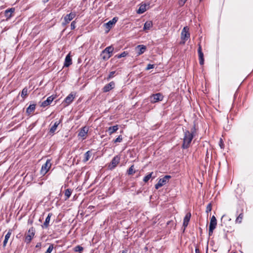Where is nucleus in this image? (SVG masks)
<instances>
[{"instance_id":"11","label":"nucleus","mask_w":253,"mask_h":253,"mask_svg":"<svg viewBox=\"0 0 253 253\" xmlns=\"http://www.w3.org/2000/svg\"><path fill=\"white\" fill-rule=\"evenodd\" d=\"M198 53L199 59V63L201 65H203L204 63V53L202 52V46L200 43L198 44Z\"/></svg>"},{"instance_id":"12","label":"nucleus","mask_w":253,"mask_h":253,"mask_svg":"<svg viewBox=\"0 0 253 253\" xmlns=\"http://www.w3.org/2000/svg\"><path fill=\"white\" fill-rule=\"evenodd\" d=\"M88 131V128L85 126L82 128L79 131L78 133V137H80L83 138V139H84L85 138V136L87 134Z\"/></svg>"},{"instance_id":"1","label":"nucleus","mask_w":253,"mask_h":253,"mask_svg":"<svg viewBox=\"0 0 253 253\" xmlns=\"http://www.w3.org/2000/svg\"><path fill=\"white\" fill-rule=\"evenodd\" d=\"M195 132V127L194 126L191 129V131L184 130V136L183 138V143L182 148L184 149L189 147L191 141L194 137V133Z\"/></svg>"},{"instance_id":"32","label":"nucleus","mask_w":253,"mask_h":253,"mask_svg":"<svg viewBox=\"0 0 253 253\" xmlns=\"http://www.w3.org/2000/svg\"><path fill=\"white\" fill-rule=\"evenodd\" d=\"M153 173V172H152L149 173L148 174H147V175H146L143 178V181L145 182H148L149 181V180L151 178Z\"/></svg>"},{"instance_id":"24","label":"nucleus","mask_w":253,"mask_h":253,"mask_svg":"<svg viewBox=\"0 0 253 253\" xmlns=\"http://www.w3.org/2000/svg\"><path fill=\"white\" fill-rule=\"evenodd\" d=\"M15 10L14 8H11L8 9H6L5 11V15L7 18H9L12 16V13L14 12Z\"/></svg>"},{"instance_id":"8","label":"nucleus","mask_w":253,"mask_h":253,"mask_svg":"<svg viewBox=\"0 0 253 253\" xmlns=\"http://www.w3.org/2000/svg\"><path fill=\"white\" fill-rule=\"evenodd\" d=\"M120 156L119 155H117L115 156L113 159L112 160L111 163L108 166V167L110 169H115L117 165L120 163Z\"/></svg>"},{"instance_id":"16","label":"nucleus","mask_w":253,"mask_h":253,"mask_svg":"<svg viewBox=\"0 0 253 253\" xmlns=\"http://www.w3.org/2000/svg\"><path fill=\"white\" fill-rule=\"evenodd\" d=\"M191 216V214L190 212H188L185 215L184 219H183V226L184 227V231L185 230V228L188 225V223L190 221V218Z\"/></svg>"},{"instance_id":"5","label":"nucleus","mask_w":253,"mask_h":253,"mask_svg":"<svg viewBox=\"0 0 253 253\" xmlns=\"http://www.w3.org/2000/svg\"><path fill=\"white\" fill-rule=\"evenodd\" d=\"M35 234V229L32 227H31L28 232L27 234L26 235L25 239V242L27 244H29L31 242L32 238L34 236Z\"/></svg>"},{"instance_id":"6","label":"nucleus","mask_w":253,"mask_h":253,"mask_svg":"<svg viewBox=\"0 0 253 253\" xmlns=\"http://www.w3.org/2000/svg\"><path fill=\"white\" fill-rule=\"evenodd\" d=\"M217 224V220L215 217L213 215L211 217L210 226H209V235L211 236L212 234L213 230L216 228Z\"/></svg>"},{"instance_id":"19","label":"nucleus","mask_w":253,"mask_h":253,"mask_svg":"<svg viewBox=\"0 0 253 253\" xmlns=\"http://www.w3.org/2000/svg\"><path fill=\"white\" fill-rule=\"evenodd\" d=\"M72 64V59L70 54L66 55L65 59L64 66L68 67Z\"/></svg>"},{"instance_id":"39","label":"nucleus","mask_w":253,"mask_h":253,"mask_svg":"<svg viewBox=\"0 0 253 253\" xmlns=\"http://www.w3.org/2000/svg\"><path fill=\"white\" fill-rule=\"evenodd\" d=\"M211 204H209L206 208V212H208L211 211Z\"/></svg>"},{"instance_id":"31","label":"nucleus","mask_w":253,"mask_h":253,"mask_svg":"<svg viewBox=\"0 0 253 253\" xmlns=\"http://www.w3.org/2000/svg\"><path fill=\"white\" fill-rule=\"evenodd\" d=\"M28 95V89L26 87L24 88L21 92V96L23 98H25Z\"/></svg>"},{"instance_id":"36","label":"nucleus","mask_w":253,"mask_h":253,"mask_svg":"<svg viewBox=\"0 0 253 253\" xmlns=\"http://www.w3.org/2000/svg\"><path fill=\"white\" fill-rule=\"evenodd\" d=\"M123 140L122 135H119L116 139L114 140V143L121 142Z\"/></svg>"},{"instance_id":"45","label":"nucleus","mask_w":253,"mask_h":253,"mask_svg":"<svg viewBox=\"0 0 253 253\" xmlns=\"http://www.w3.org/2000/svg\"><path fill=\"white\" fill-rule=\"evenodd\" d=\"M195 253H200V251L198 248H196Z\"/></svg>"},{"instance_id":"34","label":"nucleus","mask_w":253,"mask_h":253,"mask_svg":"<svg viewBox=\"0 0 253 253\" xmlns=\"http://www.w3.org/2000/svg\"><path fill=\"white\" fill-rule=\"evenodd\" d=\"M134 166L132 165L128 169L127 172L128 175H132L133 173L135 172V171L133 170Z\"/></svg>"},{"instance_id":"37","label":"nucleus","mask_w":253,"mask_h":253,"mask_svg":"<svg viewBox=\"0 0 253 253\" xmlns=\"http://www.w3.org/2000/svg\"><path fill=\"white\" fill-rule=\"evenodd\" d=\"M53 249V245L52 244L50 245L47 250L45 253H51Z\"/></svg>"},{"instance_id":"28","label":"nucleus","mask_w":253,"mask_h":253,"mask_svg":"<svg viewBox=\"0 0 253 253\" xmlns=\"http://www.w3.org/2000/svg\"><path fill=\"white\" fill-rule=\"evenodd\" d=\"M91 156V152L90 151H87L85 154H84V158L83 159L84 162H86L89 159L90 157Z\"/></svg>"},{"instance_id":"3","label":"nucleus","mask_w":253,"mask_h":253,"mask_svg":"<svg viewBox=\"0 0 253 253\" xmlns=\"http://www.w3.org/2000/svg\"><path fill=\"white\" fill-rule=\"evenodd\" d=\"M171 178V176L167 175L164 176L163 178H160L158 183L155 185V187L156 189H158L161 187L165 185L169 182V179Z\"/></svg>"},{"instance_id":"18","label":"nucleus","mask_w":253,"mask_h":253,"mask_svg":"<svg viewBox=\"0 0 253 253\" xmlns=\"http://www.w3.org/2000/svg\"><path fill=\"white\" fill-rule=\"evenodd\" d=\"M52 214L51 213H49L47 215V216L45 218V221L43 224L42 225V228H47L49 226V223L50 222L51 216Z\"/></svg>"},{"instance_id":"23","label":"nucleus","mask_w":253,"mask_h":253,"mask_svg":"<svg viewBox=\"0 0 253 253\" xmlns=\"http://www.w3.org/2000/svg\"><path fill=\"white\" fill-rule=\"evenodd\" d=\"M153 26V23L151 21H146L144 25L143 30L144 31L149 30Z\"/></svg>"},{"instance_id":"26","label":"nucleus","mask_w":253,"mask_h":253,"mask_svg":"<svg viewBox=\"0 0 253 253\" xmlns=\"http://www.w3.org/2000/svg\"><path fill=\"white\" fill-rule=\"evenodd\" d=\"M36 109V104H31L26 109V113L30 115Z\"/></svg>"},{"instance_id":"35","label":"nucleus","mask_w":253,"mask_h":253,"mask_svg":"<svg viewBox=\"0 0 253 253\" xmlns=\"http://www.w3.org/2000/svg\"><path fill=\"white\" fill-rule=\"evenodd\" d=\"M83 250H84V248L80 246H77L74 248V251L76 252H81L83 251Z\"/></svg>"},{"instance_id":"17","label":"nucleus","mask_w":253,"mask_h":253,"mask_svg":"<svg viewBox=\"0 0 253 253\" xmlns=\"http://www.w3.org/2000/svg\"><path fill=\"white\" fill-rule=\"evenodd\" d=\"M75 97V94H73V93L69 94L64 99V102L67 104V105H69L74 100Z\"/></svg>"},{"instance_id":"30","label":"nucleus","mask_w":253,"mask_h":253,"mask_svg":"<svg viewBox=\"0 0 253 253\" xmlns=\"http://www.w3.org/2000/svg\"><path fill=\"white\" fill-rule=\"evenodd\" d=\"M244 217V215L243 213H241L239 214V215L237 217L235 220V223L240 224L242 222L243 218Z\"/></svg>"},{"instance_id":"25","label":"nucleus","mask_w":253,"mask_h":253,"mask_svg":"<svg viewBox=\"0 0 253 253\" xmlns=\"http://www.w3.org/2000/svg\"><path fill=\"white\" fill-rule=\"evenodd\" d=\"M60 123H61V120H60L59 121L55 122L54 123L53 126H52L50 128V131H49L51 133H54V132L55 131V130L57 129V126H58V125L60 124Z\"/></svg>"},{"instance_id":"44","label":"nucleus","mask_w":253,"mask_h":253,"mask_svg":"<svg viewBox=\"0 0 253 253\" xmlns=\"http://www.w3.org/2000/svg\"><path fill=\"white\" fill-rule=\"evenodd\" d=\"M41 247V243H38L36 246V248H39Z\"/></svg>"},{"instance_id":"33","label":"nucleus","mask_w":253,"mask_h":253,"mask_svg":"<svg viewBox=\"0 0 253 253\" xmlns=\"http://www.w3.org/2000/svg\"><path fill=\"white\" fill-rule=\"evenodd\" d=\"M127 54L128 53L124 51L123 52H122V53H121L120 54L116 55V57L117 58H121L122 57H126L127 55Z\"/></svg>"},{"instance_id":"42","label":"nucleus","mask_w":253,"mask_h":253,"mask_svg":"<svg viewBox=\"0 0 253 253\" xmlns=\"http://www.w3.org/2000/svg\"><path fill=\"white\" fill-rule=\"evenodd\" d=\"M154 65H153V64H149L147 65V67H146V69L147 70H150V69H151L154 68Z\"/></svg>"},{"instance_id":"46","label":"nucleus","mask_w":253,"mask_h":253,"mask_svg":"<svg viewBox=\"0 0 253 253\" xmlns=\"http://www.w3.org/2000/svg\"><path fill=\"white\" fill-rule=\"evenodd\" d=\"M122 253H127L126 251H123Z\"/></svg>"},{"instance_id":"9","label":"nucleus","mask_w":253,"mask_h":253,"mask_svg":"<svg viewBox=\"0 0 253 253\" xmlns=\"http://www.w3.org/2000/svg\"><path fill=\"white\" fill-rule=\"evenodd\" d=\"M181 39L183 41V43H185V41L190 38V33L189 28L187 27H184L181 32Z\"/></svg>"},{"instance_id":"7","label":"nucleus","mask_w":253,"mask_h":253,"mask_svg":"<svg viewBox=\"0 0 253 253\" xmlns=\"http://www.w3.org/2000/svg\"><path fill=\"white\" fill-rule=\"evenodd\" d=\"M51 166V164L50 163V161L49 160H47L46 163L42 167L41 169V174L44 175L48 172Z\"/></svg>"},{"instance_id":"10","label":"nucleus","mask_w":253,"mask_h":253,"mask_svg":"<svg viewBox=\"0 0 253 253\" xmlns=\"http://www.w3.org/2000/svg\"><path fill=\"white\" fill-rule=\"evenodd\" d=\"M163 99V95L160 93L153 94L150 96V99L151 103H154Z\"/></svg>"},{"instance_id":"2","label":"nucleus","mask_w":253,"mask_h":253,"mask_svg":"<svg viewBox=\"0 0 253 253\" xmlns=\"http://www.w3.org/2000/svg\"><path fill=\"white\" fill-rule=\"evenodd\" d=\"M114 50V47L112 46L106 47L102 52L101 56L104 60H107L111 57L112 52Z\"/></svg>"},{"instance_id":"43","label":"nucleus","mask_w":253,"mask_h":253,"mask_svg":"<svg viewBox=\"0 0 253 253\" xmlns=\"http://www.w3.org/2000/svg\"><path fill=\"white\" fill-rule=\"evenodd\" d=\"M219 145H220V147L221 148H223L222 146H223V141H222V139H220V140Z\"/></svg>"},{"instance_id":"14","label":"nucleus","mask_w":253,"mask_h":253,"mask_svg":"<svg viewBox=\"0 0 253 253\" xmlns=\"http://www.w3.org/2000/svg\"><path fill=\"white\" fill-rule=\"evenodd\" d=\"M146 50V47L145 45L140 44L138 45L135 47V50L137 51L138 55H140L145 52Z\"/></svg>"},{"instance_id":"41","label":"nucleus","mask_w":253,"mask_h":253,"mask_svg":"<svg viewBox=\"0 0 253 253\" xmlns=\"http://www.w3.org/2000/svg\"><path fill=\"white\" fill-rule=\"evenodd\" d=\"M115 73V71L111 72L108 76V77L107 78V79L109 80V79L112 78L114 77Z\"/></svg>"},{"instance_id":"38","label":"nucleus","mask_w":253,"mask_h":253,"mask_svg":"<svg viewBox=\"0 0 253 253\" xmlns=\"http://www.w3.org/2000/svg\"><path fill=\"white\" fill-rule=\"evenodd\" d=\"M187 0H179L178 4L180 6H182L184 5Z\"/></svg>"},{"instance_id":"48","label":"nucleus","mask_w":253,"mask_h":253,"mask_svg":"<svg viewBox=\"0 0 253 253\" xmlns=\"http://www.w3.org/2000/svg\"><path fill=\"white\" fill-rule=\"evenodd\" d=\"M49 0H46V1H48Z\"/></svg>"},{"instance_id":"27","label":"nucleus","mask_w":253,"mask_h":253,"mask_svg":"<svg viewBox=\"0 0 253 253\" xmlns=\"http://www.w3.org/2000/svg\"><path fill=\"white\" fill-rule=\"evenodd\" d=\"M146 11V5L141 4L139 9L137 10V13L138 14H142Z\"/></svg>"},{"instance_id":"40","label":"nucleus","mask_w":253,"mask_h":253,"mask_svg":"<svg viewBox=\"0 0 253 253\" xmlns=\"http://www.w3.org/2000/svg\"><path fill=\"white\" fill-rule=\"evenodd\" d=\"M76 21H73L72 22L71 24V30H74L76 28Z\"/></svg>"},{"instance_id":"22","label":"nucleus","mask_w":253,"mask_h":253,"mask_svg":"<svg viewBox=\"0 0 253 253\" xmlns=\"http://www.w3.org/2000/svg\"><path fill=\"white\" fill-rule=\"evenodd\" d=\"M119 129V126L118 125H115L112 126H110L108 128V131L110 135L112 134L113 133L116 132L117 130H118Z\"/></svg>"},{"instance_id":"20","label":"nucleus","mask_w":253,"mask_h":253,"mask_svg":"<svg viewBox=\"0 0 253 253\" xmlns=\"http://www.w3.org/2000/svg\"><path fill=\"white\" fill-rule=\"evenodd\" d=\"M118 21L117 17H114L112 20L109 21L108 22L106 23V28L107 29H110L112 27L113 25L115 24Z\"/></svg>"},{"instance_id":"13","label":"nucleus","mask_w":253,"mask_h":253,"mask_svg":"<svg viewBox=\"0 0 253 253\" xmlns=\"http://www.w3.org/2000/svg\"><path fill=\"white\" fill-rule=\"evenodd\" d=\"M55 97L53 95L49 96L45 100H44L42 103L41 106L42 107H45L48 106L51 103V102L55 99Z\"/></svg>"},{"instance_id":"29","label":"nucleus","mask_w":253,"mask_h":253,"mask_svg":"<svg viewBox=\"0 0 253 253\" xmlns=\"http://www.w3.org/2000/svg\"><path fill=\"white\" fill-rule=\"evenodd\" d=\"M73 190L71 189H67L65 191V200L68 199L71 196Z\"/></svg>"},{"instance_id":"15","label":"nucleus","mask_w":253,"mask_h":253,"mask_svg":"<svg viewBox=\"0 0 253 253\" xmlns=\"http://www.w3.org/2000/svg\"><path fill=\"white\" fill-rule=\"evenodd\" d=\"M115 84L114 82H111L109 84H106L103 88V91L107 92L113 89L115 87Z\"/></svg>"},{"instance_id":"21","label":"nucleus","mask_w":253,"mask_h":253,"mask_svg":"<svg viewBox=\"0 0 253 253\" xmlns=\"http://www.w3.org/2000/svg\"><path fill=\"white\" fill-rule=\"evenodd\" d=\"M12 234V229H9L7 234L5 235L4 240L3 242V247H5L7 243L8 240Z\"/></svg>"},{"instance_id":"4","label":"nucleus","mask_w":253,"mask_h":253,"mask_svg":"<svg viewBox=\"0 0 253 253\" xmlns=\"http://www.w3.org/2000/svg\"><path fill=\"white\" fill-rule=\"evenodd\" d=\"M76 16V13L75 12H71L70 13L67 14L63 18V21L62 23L63 26H65L67 24L72 21Z\"/></svg>"},{"instance_id":"47","label":"nucleus","mask_w":253,"mask_h":253,"mask_svg":"<svg viewBox=\"0 0 253 253\" xmlns=\"http://www.w3.org/2000/svg\"><path fill=\"white\" fill-rule=\"evenodd\" d=\"M224 215H223L222 218H221V219H222L223 217H224Z\"/></svg>"}]
</instances>
